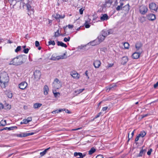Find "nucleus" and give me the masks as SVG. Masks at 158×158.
<instances>
[{"label":"nucleus","instance_id":"1","mask_svg":"<svg viewBox=\"0 0 158 158\" xmlns=\"http://www.w3.org/2000/svg\"><path fill=\"white\" fill-rule=\"evenodd\" d=\"M9 79L7 73L3 72L1 74L0 82L1 86L2 88H4L7 85Z\"/></svg>","mask_w":158,"mask_h":158},{"label":"nucleus","instance_id":"2","mask_svg":"<svg viewBox=\"0 0 158 158\" xmlns=\"http://www.w3.org/2000/svg\"><path fill=\"white\" fill-rule=\"evenodd\" d=\"M22 56L19 55L16 58H14L10 63V65H20L23 63L22 60Z\"/></svg>","mask_w":158,"mask_h":158},{"label":"nucleus","instance_id":"3","mask_svg":"<svg viewBox=\"0 0 158 158\" xmlns=\"http://www.w3.org/2000/svg\"><path fill=\"white\" fill-rule=\"evenodd\" d=\"M61 82L57 78L55 79L52 84L54 88L55 89H58L60 88L61 86Z\"/></svg>","mask_w":158,"mask_h":158},{"label":"nucleus","instance_id":"4","mask_svg":"<svg viewBox=\"0 0 158 158\" xmlns=\"http://www.w3.org/2000/svg\"><path fill=\"white\" fill-rule=\"evenodd\" d=\"M31 2L30 1L28 2L27 3L25 4L24 3L25 5H26L27 7V10L28 14L30 15L31 14L33 13V9L31 5Z\"/></svg>","mask_w":158,"mask_h":158},{"label":"nucleus","instance_id":"5","mask_svg":"<svg viewBox=\"0 0 158 158\" xmlns=\"http://www.w3.org/2000/svg\"><path fill=\"white\" fill-rule=\"evenodd\" d=\"M66 52L64 53L63 55H60L59 56H55L54 55H53L52 56V59L54 60H58L60 59H63L66 58L67 57L66 56Z\"/></svg>","mask_w":158,"mask_h":158},{"label":"nucleus","instance_id":"6","mask_svg":"<svg viewBox=\"0 0 158 158\" xmlns=\"http://www.w3.org/2000/svg\"><path fill=\"white\" fill-rule=\"evenodd\" d=\"M148 10L147 7L144 5H142L139 7V11L142 15H144L146 14Z\"/></svg>","mask_w":158,"mask_h":158},{"label":"nucleus","instance_id":"7","mask_svg":"<svg viewBox=\"0 0 158 158\" xmlns=\"http://www.w3.org/2000/svg\"><path fill=\"white\" fill-rule=\"evenodd\" d=\"M112 31L111 30H103L102 32V35L106 38V36L112 34Z\"/></svg>","mask_w":158,"mask_h":158},{"label":"nucleus","instance_id":"8","mask_svg":"<svg viewBox=\"0 0 158 158\" xmlns=\"http://www.w3.org/2000/svg\"><path fill=\"white\" fill-rule=\"evenodd\" d=\"M34 75L35 78L36 80H38L40 78L41 73L40 71L36 70L34 72Z\"/></svg>","mask_w":158,"mask_h":158},{"label":"nucleus","instance_id":"9","mask_svg":"<svg viewBox=\"0 0 158 158\" xmlns=\"http://www.w3.org/2000/svg\"><path fill=\"white\" fill-rule=\"evenodd\" d=\"M27 84L25 82H22L19 85V88L21 89H25L27 87Z\"/></svg>","mask_w":158,"mask_h":158},{"label":"nucleus","instance_id":"10","mask_svg":"<svg viewBox=\"0 0 158 158\" xmlns=\"http://www.w3.org/2000/svg\"><path fill=\"white\" fill-rule=\"evenodd\" d=\"M70 75L73 78L76 79H78L80 77V75L75 71L71 72Z\"/></svg>","mask_w":158,"mask_h":158},{"label":"nucleus","instance_id":"11","mask_svg":"<svg viewBox=\"0 0 158 158\" xmlns=\"http://www.w3.org/2000/svg\"><path fill=\"white\" fill-rule=\"evenodd\" d=\"M149 8L151 10L154 11L157 10V7L156 6V4L153 2H152L149 4Z\"/></svg>","mask_w":158,"mask_h":158},{"label":"nucleus","instance_id":"12","mask_svg":"<svg viewBox=\"0 0 158 158\" xmlns=\"http://www.w3.org/2000/svg\"><path fill=\"white\" fill-rule=\"evenodd\" d=\"M101 62L100 60H95L93 63V64L96 68H98L101 65Z\"/></svg>","mask_w":158,"mask_h":158},{"label":"nucleus","instance_id":"13","mask_svg":"<svg viewBox=\"0 0 158 158\" xmlns=\"http://www.w3.org/2000/svg\"><path fill=\"white\" fill-rule=\"evenodd\" d=\"M142 46V44L141 43L138 42L137 43L135 44V48L137 50H141L140 52H141L142 51L141 47Z\"/></svg>","mask_w":158,"mask_h":158},{"label":"nucleus","instance_id":"14","mask_svg":"<svg viewBox=\"0 0 158 158\" xmlns=\"http://www.w3.org/2000/svg\"><path fill=\"white\" fill-rule=\"evenodd\" d=\"M140 55V53L135 52L132 55V57L134 59H137L139 58Z\"/></svg>","mask_w":158,"mask_h":158},{"label":"nucleus","instance_id":"15","mask_svg":"<svg viewBox=\"0 0 158 158\" xmlns=\"http://www.w3.org/2000/svg\"><path fill=\"white\" fill-rule=\"evenodd\" d=\"M65 17V15L64 14L60 15L59 14H56V15H55L54 17L56 20H59L60 19H63Z\"/></svg>","mask_w":158,"mask_h":158},{"label":"nucleus","instance_id":"16","mask_svg":"<svg viewBox=\"0 0 158 158\" xmlns=\"http://www.w3.org/2000/svg\"><path fill=\"white\" fill-rule=\"evenodd\" d=\"M108 19V16L106 14L102 15L100 17V19L102 21L107 20Z\"/></svg>","mask_w":158,"mask_h":158},{"label":"nucleus","instance_id":"17","mask_svg":"<svg viewBox=\"0 0 158 158\" xmlns=\"http://www.w3.org/2000/svg\"><path fill=\"white\" fill-rule=\"evenodd\" d=\"M147 17L148 19L149 20L153 21L156 19L155 16L153 14L148 15H147Z\"/></svg>","mask_w":158,"mask_h":158},{"label":"nucleus","instance_id":"18","mask_svg":"<svg viewBox=\"0 0 158 158\" xmlns=\"http://www.w3.org/2000/svg\"><path fill=\"white\" fill-rule=\"evenodd\" d=\"M105 38L102 35H100L98 38V41L99 42V44L102 42L105 39Z\"/></svg>","mask_w":158,"mask_h":158},{"label":"nucleus","instance_id":"19","mask_svg":"<svg viewBox=\"0 0 158 158\" xmlns=\"http://www.w3.org/2000/svg\"><path fill=\"white\" fill-rule=\"evenodd\" d=\"M74 156H80L78 158H83L85 156V155H83L82 153L81 152H75L74 153Z\"/></svg>","mask_w":158,"mask_h":158},{"label":"nucleus","instance_id":"20","mask_svg":"<svg viewBox=\"0 0 158 158\" xmlns=\"http://www.w3.org/2000/svg\"><path fill=\"white\" fill-rule=\"evenodd\" d=\"M89 44L91 45L94 46L99 44V42H98L97 40H96L90 42L89 43Z\"/></svg>","mask_w":158,"mask_h":158},{"label":"nucleus","instance_id":"21","mask_svg":"<svg viewBox=\"0 0 158 158\" xmlns=\"http://www.w3.org/2000/svg\"><path fill=\"white\" fill-rule=\"evenodd\" d=\"M49 91V88L48 86L45 85L44 87V93L45 95H47L48 94V92Z\"/></svg>","mask_w":158,"mask_h":158},{"label":"nucleus","instance_id":"22","mask_svg":"<svg viewBox=\"0 0 158 158\" xmlns=\"http://www.w3.org/2000/svg\"><path fill=\"white\" fill-rule=\"evenodd\" d=\"M57 44L58 46H61L65 48L67 47V45L62 42L58 41L57 42Z\"/></svg>","mask_w":158,"mask_h":158},{"label":"nucleus","instance_id":"23","mask_svg":"<svg viewBox=\"0 0 158 158\" xmlns=\"http://www.w3.org/2000/svg\"><path fill=\"white\" fill-rule=\"evenodd\" d=\"M128 60V59L127 56H124L122 58V63L124 64H125Z\"/></svg>","mask_w":158,"mask_h":158},{"label":"nucleus","instance_id":"24","mask_svg":"<svg viewBox=\"0 0 158 158\" xmlns=\"http://www.w3.org/2000/svg\"><path fill=\"white\" fill-rule=\"evenodd\" d=\"M50 148V147H49L46 149H45L44 151L41 152L40 153V155L41 156H42L44 155L47 153V151L49 150Z\"/></svg>","mask_w":158,"mask_h":158},{"label":"nucleus","instance_id":"25","mask_svg":"<svg viewBox=\"0 0 158 158\" xmlns=\"http://www.w3.org/2000/svg\"><path fill=\"white\" fill-rule=\"evenodd\" d=\"M146 152V150L145 149H143V148L140 150V153L139 155L137 156H141L142 155L144 154Z\"/></svg>","mask_w":158,"mask_h":158},{"label":"nucleus","instance_id":"26","mask_svg":"<svg viewBox=\"0 0 158 158\" xmlns=\"http://www.w3.org/2000/svg\"><path fill=\"white\" fill-rule=\"evenodd\" d=\"M90 21V19H88L87 21H85V25L86 28H88L90 27V25L89 24Z\"/></svg>","mask_w":158,"mask_h":158},{"label":"nucleus","instance_id":"27","mask_svg":"<svg viewBox=\"0 0 158 158\" xmlns=\"http://www.w3.org/2000/svg\"><path fill=\"white\" fill-rule=\"evenodd\" d=\"M42 106V104L39 103H36L34 104L33 107L35 109L39 108Z\"/></svg>","mask_w":158,"mask_h":158},{"label":"nucleus","instance_id":"28","mask_svg":"<svg viewBox=\"0 0 158 158\" xmlns=\"http://www.w3.org/2000/svg\"><path fill=\"white\" fill-rule=\"evenodd\" d=\"M63 110H64V109H61L59 110H54L52 111V114H54L56 113H58L59 112H61L62 111H63Z\"/></svg>","mask_w":158,"mask_h":158},{"label":"nucleus","instance_id":"29","mask_svg":"<svg viewBox=\"0 0 158 158\" xmlns=\"http://www.w3.org/2000/svg\"><path fill=\"white\" fill-rule=\"evenodd\" d=\"M96 151V149L95 148L93 147L91 148L90 150L89 151V155H91L94 153Z\"/></svg>","mask_w":158,"mask_h":158},{"label":"nucleus","instance_id":"30","mask_svg":"<svg viewBox=\"0 0 158 158\" xmlns=\"http://www.w3.org/2000/svg\"><path fill=\"white\" fill-rule=\"evenodd\" d=\"M146 135V132L144 131H141L140 134H139L138 135L139 136L141 137H144Z\"/></svg>","mask_w":158,"mask_h":158},{"label":"nucleus","instance_id":"31","mask_svg":"<svg viewBox=\"0 0 158 158\" xmlns=\"http://www.w3.org/2000/svg\"><path fill=\"white\" fill-rule=\"evenodd\" d=\"M84 89H80L75 91L74 92L78 94L82 92Z\"/></svg>","mask_w":158,"mask_h":158},{"label":"nucleus","instance_id":"32","mask_svg":"<svg viewBox=\"0 0 158 158\" xmlns=\"http://www.w3.org/2000/svg\"><path fill=\"white\" fill-rule=\"evenodd\" d=\"M124 48L126 49H128L129 48V44L127 42H125L123 44Z\"/></svg>","mask_w":158,"mask_h":158},{"label":"nucleus","instance_id":"33","mask_svg":"<svg viewBox=\"0 0 158 158\" xmlns=\"http://www.w3.org/2000/svg\"><path fill=\"white\" fill-rule=\"evenodd\" d=\"M0 122L1 123L0 125L1 126H5L6 124V121L5 120H2Z\"/></svg>","mask_w":158,"mask_h":158},{"label":"nucleus","instance_id":"34","mask_svg":"<svg viewBox=\"0 0 158 158\" xmlns=\"http://www.w3.org/2000/svg\"><path fill=\"white\" fill-rule=\"evenodd\" d=\"M15 127H6L4 128V129L6 130H13L14 128H15Z\"/></svg>","mask_w":158,"mask_h":158},{"label":"nucleus","instance_id":"35","mask_svg":"<svg viewBox=\"0 0 158 158\" xmlns=\"http://www.w3.org/2000/svg\"><path fill=\"white\" fill-rule=\"evenodd\" d=\"M60 35V34L59 32V30H57V31L56 32H55V35H54V36L55 37H56L58 36H59Z\"/></svg>","mask_w":158,"mask_h":158},{"label":"nucleus","instance_id":"36","mask_svg":"<svg viewBox=\"0 0 158 158\" xmlns=\"http://www.w3.org/2000/svg\"><path fill=\"white\" fill-rule=\"evenodd\" d=\"M70 37L69 36H68L67 38L65 37L64 39V42H67L68 41H69L70 40Z\"/></svg>","mask_w":158,"mask_h":158},{"label":"nucleus","instance_id":"37","mask_svg":"<svg viewBox=\"0 0 158 158\" xmlns=\"http://www.w3.org/2000/svg\"><path fill=\"white\" fill-rule=\"evenodd\" d=\"M34 134V132H31V133H25V137H26L29 135H32Z\"/></svg>","mask_w":158,"mask_h":158},{"label":"nucleus","instance_id":"38","mask_svg":"<svg viewBox=\"0 0 158 158\" xmlns=\"http://www.w3.org/2000/svg\"><path fill=\"white\" fill-rule=\"evenodd\" d=\"M52 44V45H54L55 44V43L54 41L50 40L48 42V45Z\"/></svg>","mask_w":158,"mask_h":158},{"label":"nucleus","instance_id":"39","mask_svg":"<svg viewBox=\"0 0 158 158\" xmlns=\"http://www.w3.org/2000/svg\"><path fill=\"white\" fill-rule=\"evenodd\" d=\"M17 136L19 137H25V133L18 134L17 135Z\"/></svg>","mask_w":158,"mask_h":158},{"label":"nucleus","instance_id":"40","mask_svg":"<svg viewBox=\"0 0 158 158\" xmlns=\"http://www.w3.org/2000/svg\"><path fill=\"white\" fill-rule=\"evenodd\" d=\"M21 48L20 46H18L17 48L15 50V52H18L20 51L21 49Z\"/></svg>","mask_w":158,"mask_h":158},{"label":"nucleus","instance_id":"41","mask_svg":"<svg viewBox=\"0 0 158 158\" xmlns=\"http://www.w3.org/2000/svg\"><path fill=\"white\" fill-rule=\"evenodd\" d=\"M4 107H5V109H6L7 110H8L10 109L11 107L10 105L8 104V105H7L6 106H5Z\"/></svg>","mask_w":158,"mask_h":158},{"label":"nucleus","instance_id":"42","mask_svg":"<svg viewBox=\"0 0 158 158\" xmlns=\"http://www.w3.org/2000/svg\"><path fill=\"white\" fill-rule=\"evenodd\" d=\"M54 96L55 98H57L58 96V95H60V93L58 92H55L54 93L53 92Z\"/></svg>","mask_w":158,"mask_h":158},{"label":"nucleus","instance_id":"43","mask_svg":"<svg viewBox=\"0 0 158 158\" xmlns=\"http://www.w3.org/2000/svg\"><path fill=\"white\" fill-rule=\"evenodd\" d=\"M84 10V9L83 8H81L79 10V13H80V14H81V15L83 13V11Z\"/></svg>","mask_w":158,"mask_h":158},{"label":"nucleus","instance_id":"44","mask_svg":"<svg viewBox=\"0 0 158 158\" xmlns=\"http://www.w3.org/2000/svg\"><path fill=\"white\" fill-rule=\"evenodd\" d=\"M23 120V123H24V124H27L29 123L26 119H24Z\"/></svg>","mask_w":158,"mask_h":158},{"label":"nucleus","instance_id":"45","mask_svg":"<svg viewBox=\"0 0 158 158\" xmlns=\"http://www.w3.org/2000/svg\"><path fill=\"white\" fill-rule=\"evenodd\" d=\"M29 50V49L28 48L24 49L23 50V52L27 54L28 53Z\"/></svg>","mask_w":158,"mask_h":158},{"label":"nucleus","instance_id":"46","mask_svg":"<svg viewBox=\"0 0 158 158\" xmlns=\"http://www.w3.org/2000/svg\"><path fill=\"white\" fill-rule=\"evenodd\" d=\"M152 149H150V150L148 152L147 154L148 155H150L151 154V152H152Z\"/></svg>","mask_w":158,"mask_h":158},{"label":"nucleus","instance_id":"47","mask_svg":"<svg viewBox=\"0 0 158 158\" xmlns=\"http://www.w3.org/2000/svg\"><path fill=\"white\" fill-rule=\"evenodd\" d=\"M35 46L36 47H38V46H40V43L39 41H35Z\"/></svg>","mask_w":158,"mask_h":158},{"label":"nucleus","instance_id":"48","mask_svg":"<svg viewBox=\"0 0 158 158\" xmlns=\"http://www.w3.org/2000/svg\"><path fill=\"white\" fill-rule=\"evenodd\" d=\"M68 27L69 28V29L73 28L74 27L73 25H70V24H69L68 26H66V27Z\"/></svg>","mask_w":158,"mask_h":158},{"label":"nucleus","instance_id":"49","mask_svg":"<svg viewBox=\"0 0 158 158\" xmlns=\"http://www.w3.org/2000/svg\"><path fill=\"white\" fill-rule=\"evenodd\" d=\"M122 8V7H121V6H118L116 8V9L118 11L121 10Z\"/></svg>","mask_w":158,"mask_h":158},{"label":"nucleus","instance_id":"50","mask_svg":"<svg viewBox=\"0 0 158 158\" xmlns=\"http://www.w3.org/2000/svg\"><path fill=\"white\" fill-rule=\"evenodd\" d=\"M27 121L29 123L30 122H31L32 121V118L31 117H28L27 119H26Z\"/></svg>","mask_w":158,"mask_h":158},{"label":"nucleus","instance_id":"51","mask_svg":"<svg viewBox=\"0 0 158 158\" xmlns=\"http://www.w3.org/2000/svg\"><path fill=\"white\" fill-rule=\"evenodd\" d=\"M116 85L115 84H114L113 85H111L110 86V87L109 88V89L110 90H111L112 89V88H114V87Z\"/></svg>","mask_w":158,"mask_h":158},{"label":"nucleus","instance_id":"52","mask_svg":"<svg viewBox=\"0 0 158 158\" xmlns=\"http://www.w3.org/2000/svg\"><path fill=\"white\" fill-rule=\"evenodd\" d=\"M96 158H104L103 156L102 155H99L97 156Z\"/></svg>","mask_w":158,"mask_h":158},{"label":"nucleus","instance_id":"53","mask_svg":"<svg viewBox=\"0 0 158 158\" xmlns=\"http://www.w3.org/2000/svg\"><path fill=\"white\" fill-rule=\"evenodd\" d=\"M8 97L10 98H11L12 97V94L11 93H8Z\"/></svg>","mask_w":158,"mask_h":158},{"label":"nucleus","instance_id":"54","mask_svg":"<svg viewBox=\"0 0 158 158\" xmlns=\"http://www.w3.org/2000/svg\"><path fill=\"white\" fill-rule=\"evenodd\" d=\"M63 109L64 110H63V111H65L66 113H69V114L70 113V111L69 110H68L64 109Z\"/></svg>","mask_w":158,"mask_h":158},{"label":"nucleus","instance_id":"55","mask_svg":"<svg viewBox=\"0 0 158 158\" xmlns=\"http://www.w3.org/2000/svg\"><path fill=\"white\" fill-rule=\"evenodd\" d=\"M81 129H82V127H80L78 128H76V129H72L71 130V131H77V130H78Z\"/></svg>","mask_w":158,"mask_h":158},{"label":"nucleus","instance_id":"56","mask_svg":"<svg viewBox=\"0 0 158 158\" xmlns=\"http://www.w3.org/2000/svg\"><path fill=\"white\" fill-rule=\"evenodd\" d=\"M101 112H100L99 113H98V114L95 116V118H97L99 117L100 116V115H101Z\"/></svg>","mask_w":158,"mask_h":158},{"label":"nucleus","instance_id":"57","mask_svg":"<svg viewBox=\"0 0 158 158\" xmlns=\"http://www.w3.org/2000/svg\"><path fill=\"white\" fill-rule=\"evenodd\" d=\"M107 108H108V107H103L102 108V110L103 111H106V110H107Z\"/></svg>","mask_w":158,"mask_h":158},{"label":"nucleus","instance_id":"58","mask_svg":"<svg viewBox=\"0 0 158 158\" xmlns=\"http://www.w3.org/2000/svg\"><path fill=\"white\" fill-rule=\"evenodd\" d=\"M158 86V81L154 85V88H156Z\"/></svg>","mask_w":158,"mask_h":158},{"label":"nucleus","instance_id":"59","mask_svg":"<svg viewBox=\"0 0 158 158\" xmlns=\"http://www.w3.org/2000/svg\"><path fill=\"white\" fill-rule=\"evenodd\" d=\"M140 137L139 136V135H138L137 137H136V138L135 139V141H138L139 139V138Z\"/></svg>","mask_w":158,"mask_h":158},{"label":"nucleus","instance_id":"60","mask_svg":"<svg viewBox=\"0 0 158 158\" xmlns=\"http://www.w3.org/2000/svg\"><path fill=\"white\" fill-rule=\"evenodd\" d=\"M113 64H109L107 66V68H110V67H112L113 65Z\"/></svg>","mask_w":158,"mask_h":158},{"label":"nucleus","instance_id":"61","mask_svg":"<svg viewBox=\"0 0 158 158\" xmlns=\"http://www.w3.org/2000/svg\"><path fill=\"white\" fill-rule=\"evenodd\" d=\"M3 106L2 104L1 103H0V109H3Z\"/></svg>","mask_w":158,"mask_h":158},{"label":"nucleus","instance_id":"62","mask_svg":"<svg viewBox=\"0 0 158 158\" xmlns=\"http://www.w3.org/2000/svg\"><path fill=\"white\" fill-rule=\"evenodd\" d=\"M135 131V130H134V131L131 133V135L132 136L131 137V138L134 135V132Z\"/></svg>","mask_w":158,"mask_h":158},{"label":"nucleus","instance_id":"63","mask_svg":"<svg viewBox=\"0 0 158 158\" xmlns=\"http://www.w3.org/2000/svg\"><path fill=\"white\" fill-rule=\"evenodd\" d=\"M88 71H85V74H86V76H88Z\"/></svg>","mask_w":158,"mask_h":158},{"label":"nucleus","instance_id":"64","mask_svg":"<svg viewBox=\"0 0 158 158\" xmlns=\"http://www.w3.org/2000/svg\"><path fill=\"white\" fill-rule=\"evenodd\" d=\"M123 3H120V6H121V7L123 8Z\"/></svg>","mask_w":158,"mask_h":158}]
</instances>
